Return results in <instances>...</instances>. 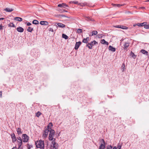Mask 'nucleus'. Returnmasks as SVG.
Wrapping results in <instances>:
<instances>
[{
    "instance_id": "nucleus-1",
    "label": "nucleus",
    "mask_w": 149,
    "mask_h": 149,
    "mask_svg": "<svg viewBox=\"0 0 149 149\" xmlns=\"http://www.w3.org/2000/svg\"><path fill=\"white\" fill-rule=\"evenodd\" d=\"M36 147L40 149H44V142L43 141L39 140L35 142Z\"/></svg>"
},
{
    "instance_id": "nucleus-2",
    "label": "nucleus",
    "mask_w": 149,
    "mask_h": 149,
    "mask_svg": "<svg viewBox=\"0 0 149 149\" xmlns=\"http://www.w3.org/2000/svg\"><path fill=\"white\" fill-rule=\"evenodd\" d=\"M45 130L44 131L42 135V137L43 139H45L48 135L49 132V129H51L50 128L49 125H47L44 128Z\"/></svg>"
},
{
    "instance_id": "nucleus-3",
    "label": "nucleus",
    "mask_w": 149,
    "mask_h": 149,
    "mask_svg": "<svg viewBox=\"0 0 149 149\" xmlns=\"http://www.w3.org/2000/svg\"><path fill=\"white\" fill-rule=\"evenodd\" d=\"M55 140V139H54L52 142V144L50 146L51 149H57L58 148V144L56 143Z\"/></svg>"
},
{
    "instance_id": "nucleus-4",
    "label": "nucleus",
    "mask_w": 149,
    "mask_h": 149,
    "mask_svg": "<svg viewBox=\"0 0 149 149\" xmlns=\"http://www.w3.org/2000/svg\"><path fill=\"white\" fill-rule=\"evenodd\" d=\"M98 42L94 40L90 43H88L86 46L88 47L89 49H91L92 48L93 46L96 44H98Z\"/></svg>"
},
{
    "instance_id": "nucleus-5",
    "label": "nucleus",
    "mask_w": 149,
    "mask_h": 149,
    "mask_svg": "<svg viewBox=\"0 0 149 149\" xmlns=\"http://www.w3.org/2000/svg\"><path fill=\"white\" fill-rule=\"evenodd\" d=\"M22 138L24 142H27L29 140V136L26 134H23L22 135Z\"/></svg>"
},
{
    "instance_id": "nucleus-6",
    "label": "nucleus",
    "mask_w": 149,
    "mask_h": 149,
    "mask_svg": "<svg viewBox=\"0 0 149 149\" xmlns=\"http://www.w3.org/2000/svg\"><path fill=\"white\" fill-rule=\"evenodd\" d=\"M17 139L18 140L17 141L18 143V147L19 148L22 146V144L23 141L22 138V139L19 136L17 137Z\"/></svg>"
},
{
    "instance_id": "nucleus-7",
    "label": "nucleus",
    "mask_w": 149,
    "mask_h": 149,
    "mask_svg": "<svg viewBox=\"0 0 149 149\" xmlns=\"http://www.w3.org/2000/svg\"><path fill=\"white\" fill-rule=\"evenodd\" d=\"M11 136L13 142L14 143L17 141V139L14 133H13L11 135Z\"/></svg>"
},
{
    "instance_id": "nucleus-8",
    "label": "nucleus",
    "mask_w": 149,
    "mask_h": 149,
    "mask_svg": "<svg viewBox=\"0 0 149 149\" xmlns=\"http://www.w3.org/2000/svg\"><path fill=\"white\" fill-rule=\"evenodd\" d=\"M124 49L126 51L127 50V49L129 46V43L127 42H125L123 45Z\"/></svg>"
},
{
    "instance_id": "nucleus-9",
    "label": "nucleus",
    "mask_w": 149,
    "mask_h": 149,
    "mask_svg": "<svg viewBox=\"0 0 149 149\" xmlns=\"http://www.w3.org/2000/svg\"><path fill=\"white\" fill-rule=\"evenodd\" d=\"M81 44V42L80 41L76 42V43L75 45V47H74V49H75L77 50L79 48V46H80V45Z\"/></svg>"
},
{
    "instance_id": "nucleus-10",
    "label": "nucleus",
    "mask_w": 149,
    "mask_h": 149,
    "mask_svg": "<svg viewBox=\"0 0 149 149\" xmlns=\"http://www.w3.org/2000/svg\"><path fill=\"white\" fill-rule=\"evenodd\" d=\"M58 6L59 7H63L64 8H65L66 7H68V5L64 3H63L62 4H59Z\"/></svg>"
},
{
    "instance_id": "nucleus-11",
    "label": "nucleus",
    "mask_w": 149,
    "mask_h": 149,
    "mask_svg": "<svg viewBox=\"0 0 149 149\" xmlns=\"http://www.w3.org/2000/svg\"><path fill=\"white\" fill-rule=\"evenodd\" d=\"M57 24V26L58 27L64 28L65 27V25L63 24L60 23H56Z\"/></svg>"
},
{
    "instance_id": "nucleus-12",
    "label": "nucleus",
    "mask_w": 149,
    "mask_h": 149,
    "mask_svg": "<svg viewBox=\"0 0 149 149\" xmlns=\"http://www.w3.org/2000/svg\"><path fill=\"white\" fill-rule=\"evenodd\" d=\"M16 29L17 31L21 33L23 32L24 30V29L20 26L17 27Z\"/></svg>"
},
{
    "instance_id": "nucleus-13",
    "label": "nucleus",
    "mask_w": 149,
    "mask_h": 149,
    "mask_svg": "<svg viewBox=\"0 0 149 149\" xmlns=\"http://www.w3.org/2000/svg\"><path fill=\"white\" fill-rule=\"evenodd\" d=\"M40 24L42 25H47L48 24V23L46 21H41L40 22Z\"/></svg>"
},
{
    "instance_id": "nucleus-14",
    "label": "nucleus",
    "mask_w": 149,
    "mask_h": 149,
    "mask_svg": "<svg viewBox=\"0 0 149 149\" xmlns=\"http://www.w3.org/2000/svg\"><path fill=\"white\" fill-rule=\"evenodd\" d=\"M140 52L143 54L146 55L147 56L148 55V52L146 51L145 50L142 49L141 50Z\"/></svg>"
},
{
    "instance_id": "nucleus-15",
    "label": "nucleus",
    "mask_w": 149,
    "mask_h": 149,
    "mask_svg": "<svg viewBox=\"0 0 149 149\" xmlns=\"http://www.w3.org/2000/svg\"><path fill=\"white\" fill-rule=\"evenodd\" d=\"M85 19L86 20L88 21H94V19H93L91 17H88V16L85 17Z\"/></svg>"
},
{
    "instance_id": "nucleus-16",
    "label": "nucleus",
    "mask_w": 149,
    "mask_h": 149,
    "mask_svg": "<svg viewBox=\"0 0 149 149\" xmlns=\"http://www.w3.org/2000/svg\"><path fill=\"white\" fill-rule=\"evenodd\" d=\"M108 48L109 50H110L113 52H114L116 51V48L113 47L111 45H110L109 46Z\"/></svg>"
},
{
    "instance_id": "nucleus-17",
    "label": "nucleus",
    "mask_w": 149,
    "mask_h": 149,
    "mask_svg": "<svg viewBox=\"0 0 149 149\" xmlns=\"http://www.w3.org/2000/svg\"><path fill=\"white\" fill-rule=\"evenodd\" d=\"M101 43L103 44H104L107 45H109V43L108 42L106 41L104 39H102L101 40Z\"/></svg>"
},
{
    "instance_id": "nucleus-18",
    "label": "nucleus",
    "mask_w": 149,
    "mask_h": 149,
    "mask_svg": "<svg viewBox=\"0 0 149 149\" xmlns=\"http://www.w3.org/2000/svg\"><path fill=\"white\" fill-rule=\"evenodd\" d=\"M146 23L145 22L141 23H138L136 24V25L139 27L143 26H145V25L146 24Z\"/></svg>"
},
{
    "instance_id": "nucleus-19",
    "label": "nucleus",
    "mask_w": 149,
    "mask_h": 149,
    "mask_svg": "<svg viewBox=\"0 0 149 149\" xmlns=\"http://www.w3.org/2000/svg\"><path fill=\"white\" fill-rule=\"evenodd\" d=\"M16 131L18 135H20L22 134L21 130L20 128H16Z\"/></svg>"
},
{
    "instance_id": "nucleus-20",
    "label": "nucleus",
    "mask_w": 149,
    "mask_h": 149,
    "mask_svg": "<svg viewBox=\"0 0 149 149\" xmlns=\"http://www.w3.org/2000/svg\"><path fill=\"white\" fill-rule=\"evenodd\" d=\"M78 5L80 6H85L87 5V3L86 2L84 3H79Z\"/></svg>"
},
{
    "instance_id": "nucleus-21",
    "label": "nucleus",
    "mask_w": 149,
    "mask_h": 149,
    "mask_svg": "<svg viewBox=\"0 0 149 149\" xmlns=\"http://www.w3.org/2000/svg\"><path fill=\"white\" fill-rule=\"evenodd\" d=\"M33 28L31 26H29L28 29H27V31L29 32H31L33 30Z\"/></svg>"
},
{
    "instance_id": "nucleus-22",
    "label": "nucleus",
    "mask_w": 149,
    "mask_h": 149,
    "mask_svg": "<svg viewBox=\"0 0 149 149\" xmlns=\"http://www.w3.org/2000/svg\"><path fill=\"white\" fill-rule=\"evenodd\" d=\"M14 19L19 22L22 21V18L19 17H15L14 18Z\"/></svg>"
},
{
    "instance_id": "nucleus-23",
    "label": "nucleus",
    "mask_w": 149,
    "mask_h": 149,
    "mask_svg": "<svg viewBox=\"0 0 149 149\" xmlns=\"http://www.w3.org/2000/svg\"><path fill=\"white\" fill-rule=\"evenodd\" d=\"M97 31H93L92 32V34L91 35H90V36H92L94 35H95L97 34Z\"/></svg>"
},
{
    "instance_id": "nucleus-24",
    "label": "nucleus",
    "mask_w": 149,
    "mask_h": 149,
    "mask_svg": "<svg viewBox=\"0 0 149 149\" xmlns=\"http://www.w3.org/2000/svg\"><path fill=\"white\" fill-rule=\"evenodd\" d=\"M130 55L134 59L136 58V55H135L132 51L130 53Z\"/></svg>"
},
{
    "instance_id": "nucleus-25",
    "label": "nucleus",
    "mask_w": 149,
    "mask_h": 149,
    "mask_svg": "<svg viewBox=\"0 0 149 149\" xmlns=\"http://www.w3.org/2000/svg\"><path fill=\"white\" fill-rule=\"evenodd\" d=\"M49 130V134L52 135H54L55 131L53 129H50Z\"/></svg>"
},
{
    "instance_id": "nucleus-26",
    "label": "nucleus",
    "mask_w": 149,
    "mask_h": 149,
    "mask_svg": "<svg viewBox=\"0 0 149 149\" xmlns=\"http://www.w3.org/2000/svg\"><path fill=\"white\" fill-rule=\"evenodd\" d=\"M54 136V135H52L49 134V139L50 141H52L53 140H54V139L53 138Z\"/></svg>"
},
{
    "instance_id": "nucleus-27",
    "label": "nucleus",
    "mask_w": 149,
    "mask_h": 149,
    "mask_svg": "<svg viewBox=\"0 0 149 149\" xmlns=\"http://www.w3.org/2000/svg\"><path fill=\"white\" fill-rule=\"evenodd\" d=\"M8 26L9 27H15V24L13 22H10L9 24H8Z\"/></svg>"
},
{
    "instance_id": "nucleus-28",
    "label": "nucleus",
    "mask_w": 149,
    "mask_h": 149,
    "mask_svg": "<svg viewBox=\"0 0 149 149\" xmlns=\"http://www.w3.org/2000/svg\"><path fill=\"white\" fill-rule=\"evenodd\" d=\"M5 10L7 12H11L13 11V10L12 8H5Z\"/></svg>"
},
{
    "instance_id": "nucleus-29",
    "label": "nucleus",
    "mask_w": 149,
    "mask_h": 149,
    "mask_svg": "<svg viewBox=\"0 0 149 149\" xmlns=\"http://www.w3.org/2000/svg\"><path fill=\"white\" fill-rule=\"evenodd\" d=\"M62 37L63 38H65L66 40L68 39V37L64 33L62 34Z\"/></svg>"
},
{
    "instance_id": "nucleus-30",
    "label": "nucleus",
    "mask_w": 149,
    "mask_h": 149,
    "mask_svg": "<svg viewBox=\"0 0 149 149\" xmlns=\"http://www.w3.org/2000/svg\"><path fill=\"white\" fill-rule=\"evenodd\" d=\"M105 148V144H101L99 149H104Z\"/></svg>"
},
{
    "instance_id": "nucleus-31",
    "label": "nucleus",
    "mask_w": 149,
    "mask_h": 149,
    "mask_svg": "<svg viewBox=\"0 0 149 149\" xmlns=\"http://www.w3.org/2000/svg\"><path fill=\"white\" fill-rule=\"evenodd\" d=\"M70 3H74V4H77L78 5L79 3L78 2L76 1H71L70 2Z\"/></svg>"
},
{
    "instance_id": "nucleus-32",
    "label": "nucleus",
    "mask_w": 149,
    "mask_h": 149,
    "mask_svg": "<svg viewBox=\"0 0 149 149\" xmlns=\"http://www.w3.org/2000/svg\"><path fill=\"white\" fill-rule=\"evenodd\" d=\"M32 23L33 24H37L39 23V22L37 20H34L33 21Z\"/></svg>"
},
{
    "instance_id": "nucleus-33",
    "label": "nucleus",
    "mask_w": 149,
    "mask_h": 149,
    "mask_svg": "<svg viewBox=\"0 0 149 149\" xmlns=\"http://www.w3.org/2000/svg\"><path fill=\"white\" fill-rule=\"evenodd\" d=\"M33 147V146L32 144H30L29 143H28L27 144V147L28 149H30L31 148H32Z\"/></svg>"
},
{
    "instance_id": "nucleus-34",
    "label": "nucleus",
    "mask_w": 149,
    "mask_h": 149,
    "mask_svg": "<svg viewBox=\"0 0 149 149\" xmlns=\"http://www.w3.org/2000/svg\"><path fill=\"white\" fill-rule=\"evenodd\" d=\"M82 30L81 29H78L77 30V32L79 33H80L82 32Z\"/></svg>"
},
{
    "instance_id": "nucleus-35",
    "label": "nucleus",
    "mask_w": 149,
    "mask_h": 149,
    "mask_svg": "<svg viewBox=\"0 0 149 149\" xmlns=\"http://www.w3.org/2000/svg\"><path fill=\"white\" fill-rule=\"evenodd\" d=\"M41 113L40 111H38L36 113V116L37 117H39L41 114Z\"/></svg>"
},
{
    "instance_id": "nucleus-36",
    "label": "nucleus",
    "mask_w": 149,
    "mask_h": 149,
    "mask_svg": "<svg viewBox=\"0 0 149 149\" xmlns=\"http://www.w3.org/2000/svg\"><path fill=\"white\" fill-rule=\"evenodd\" d=\"M120 28L123 29H128V27L124 26H121Z\"/></svg>"
},
{
    "instance_id": "nucleus-37",
    "label": "nucleus",
    "mask_w": 149,
    "mask_h": 149,
    "mask_svg": "<svg viewBox=\"0 0 149 149\" xmlns=\"http://www.w3.org/2000/svg\"><path fill=\"white\" fill-rule=\"evenodd\" d=\"M100 142L101 143V144H105V142L104 141V140L103 139H100Z\"/></svg>"
},
{
    "instance_id": "nucleus-38",
    "label": "nucleus",
    "mask_w": 149,
    "mask_h": 149,
    "mask_svg": "<svg viewBox=\"0 0 149 149\" xmlns=\"http://www.w3.org/2000/svg\"><path fill=\"white\" fill-rule=\"evenodd\" d=\"M121 145H120V143H118L117 145V149H121Z\"/></svg>"
},
{
    "instance_id": "nucleus-39",
    "label": "nucleus",
    "mask_w": 149,
    "mask_h": 149,
    "mask_svg": "<svg viewBox=\"0 0 149 149\" xmlns=\"http://www.w3.org/2000/svg\"><path fill=\"white\" fill-rule=\"evenodd\" d=\"M82 42L84 43H88L87 40L85 38H84L82 40Z\"/></svg>"
},
{
    "instance_id": "nucleus-40",
    "label": "nucleus",
    "mask_w": 149,
    "mask_h": 149,
    "mask_svg": "<svg viewBox=\"0 0 149 149\" xmlns=\"http://www.w3.org/2000/svg\"><path fill=\"white\" fill-rule=\"evenodd\" d=\"M144 27L146 29H149V24L147 25H145Z\"/></svg>"
},
{
    "instance_id": "nucleus-41",
    "label": "nucleus",
    "mask_w": 149,
    "mask_h": 149,
    "mask_svg": "<svg viewBox=\"0 0 149 149\" xmlns=\"http://www.w3.org/2000/svg\"><path fill=\"white\" fill-rule=\"evenodd\" d=\"M112 146L111 145L108 146L107 149H112Z\"/></svg>"
},
{
    "instance_id": "nucleus-42",
    "label": "nucleus",
    "mask_w": 149,
    "mask_h": 149,
    "mask_svg": "<svg viewBox=\"0 0 149 149\" xmlns=\"http://www.w3.org/2000/svg\"><path fill=\"white\" fill-rule=\"evenodd\" d=\"M123 5L120 4H117V7H119L120 6H123Z\"/></svg>"
},
{
    "instance_id": "nucleus-43",
    "label": "nucleus",
    "mask_w": 149,
    "mask_h": 149,
    "mask_svg": "<svg viewBox=\"0 0 149 149\" xmlns=\"http://www.w3.org/2000/svg\"><path fill=\"white\" fill-rule=\"evenodd\" d=\"M49 31H52V32H53L54 31L53 29L52 28H50L49 29Z\"/></svg>"
},
{
    "instance_id": "nucleus-44",
    "label": "nucleus",
    "mask_w": 149,
    "mask_h": 149,
    "mask_svg": "<svg viewBox=\"0 0 149 149\" xmlns=\"http://www.w3.org/2000/svg\"><path fill=\"white\" fill-rule=\"evenodd\" d=\"M120 25H116L115 26V27L117 28H120Z\"/></svg>"
},
{
    "instance_id": "nucleus-45",
    "label": "nucleus",
    "mask_w": 149,
    "mask_h": 149,
    "mask_svg": "<svg viewBox=\"0 0 149 149\" xmlns=\"http://www.w3.org/2000/svg\"><path fill=\"white\" fill-rule=\"evenodd\" d=\"M48 125H49V127L50 126L52 127L53 126V125L52 123H50Z\"/></svg>"
},
{
    "instance_id": "nucleus-46",
    "label": "nucleus",
    "mask_w": 149,
    "mask_h": 149,
    "mask_svg": "<svg viewBox=\"0 0 149 149\" xmlns=\"http://www.w3.org/2000/svg\"><path fill=\"white\" fill-rule=\"evenodd\" d=\"M2 97V92L1 91H0V97Z\"/></svg>"
},
{
    "instance_id": "nucleus-47",
    "label": "nucleus",
    "mask_w": 149,
    "mask_h": 149,
    "mask_svg": "<svg viewBox=\"0 0 149 149\" xmlns=\"http://www.w3.org/2000/svg\"><path fill=\"white\" fill-rule=\"evenodd\" d=\"M112 5L113 6H115V7L116 6L117 7V4H115L112 3Z\"/></svg>"
},
{
    "instance_id": "nucleus-48",
    "label": "nucleus",
    "mask_w": 149,
    "mask_h": 149,
    "mask_svg": "<svg viewBox=\"0 0 149 149\" xmlns=\"http://www.w3.org/2000/svg\"><path fill=\"white\" fill-rule=\"evenodd\" d=\"M31 25V24L30 22H28L27 24V26H30Z\"/></svg>"
},
{
    "instance_id": "nucleus-49",
    "label": "nucleus",
    "mask_w": 149,
    "mask_h": 149,
    "mask_svg": "<svg viewBox=\"0 0 149 149\" xmlns=\"http://www.w3.org/2000/svg\"><path fill=\"white\" fill-rule=\"evenodd\" d=\"M3 26L2 24L0 25V30L2 29V27Z\"/></svg>"
},
{
    "instance_id": "nucleus-50",
    "label": "nucleus",
    "mask_w": 149,
    "mask_h": 149,
    "mask_svg": "<svg viewBox=\"0 0 149 149\" xmlns=\"http://www.w3.org/2000/svg\"><path fill=\"white\" fill-rule=\"evenodd\" d=\"M86 39L87 40L88 42V41L89 40V37H87Z\"/></svg>"
},
{
    "instance_id": "nucleus-51",
    "label": "nucleus",
    "mask_w": 149,
    "mask_h": 149,
    "mask_svg": "<svg viewBox=\"0 0 149 149\" xmlns=\"http://www.w3.org/2000/svg\"><path fill=\"white\" fill-rule=\"evenodd\" d=\"M4 19V18H0V20H3Z\"/></svg>"
},
{
    "instance_id": "nucleus-52",
    "label": "nucleus",
    "mask_w": 149,
    "mask_h": 149,
    "mask_svg": "<svg viewBox=\"0 0 149 149\" xmlns=\"http://www.w3.org/2000/svg\"><path fill=\"white\" fill-rule=\"evenodd\" d=\"M113 149H117V148H116V146H115V147H114L113 148Z\"/></svg>"
},
{
    "instance_id": "nucleus-53",
    "label": "nucleus",
    "mask_w": 149,
    "mask_h": 149,
    "mask_svg": "<svg viewBox=\"0 0 149 149\" xmlns=\"http://www.w3.org/2000/svg\"><path fill=\"white\" fill-rule=\"evenodd\" d=\"M136 25V24H134L133 25V26H135Z\"/></svg>"
},
{
    "instance_id": "nucleus-54",
    "label": "nucleus",
    "mask_w": 149,
    "mask_h": 149,
    "mask_svg": "<svg viewBox=\"0 0 149 149\" xmlns=\"http://www.w3.org/2000/svg\"><path fill=\"white\" fill-rule=\"evenodd\" d=\"M16 147H14L12 149H15V148Z\"/></svg>"
},
{
    "instance_id": "nucleus-55",
    "label": "nucleus",
    "mask_w": 149,
    "mask_h": 149,
    "mask_svg": "<svg viewBox=\"0 0 149 149\" xmlns=\"http://www.w3.org/2000/svg\"><path fill=\"white\" fill-rule=\"evenodd\" d=\"M141 8H143V9L145 8V7H143V6Z\"/></svg>"
},
{
    "instance_id": "nucleus-56",
    "label": "nucleus",
    "mask_w": 149,
    "mask_h": 149,
    "mask_svg": "<svg viewBox=\"0 0 149 149\" xmlns=\"http://www.w3.org/2000/svg\"><path fill=\"white\" fill-rule=\"evenodd\" d=\"M149 1V0H148V1Z\"/></svg>"
}]
</instances>
